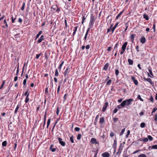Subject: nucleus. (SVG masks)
<instances>
[{
	"instance_id": "aec40b11",
	"label": "nucleus",
	"mask_w": 157,
	"mask_h": 157,
	"mask_svg": "<svg viewBox=\"0 0 157 157\" xmlns=\"http://www.w3.org/2000/svg\"><path fill=\"white\" fill-rule=\"evenodd\" d=\"M104 121V118L103 117H101L100 119L99 123L101 124H103Z\"/></svg>"
},
{
	"instance_id": "423d86ee",
	"label": "nucleus",
	"mask_w": 157,
	"mask_h": 157,
	"mask_svg": "<svg viewBox=\"0 0 157 157\" xmlns=\"http://www.w3.org/2000/svg\"><path fill=\"white\" fill-rule=\"evenodd\" d=\"M131 79L132 81H133L135 85H137L138 84V81L135 78L134 76H132Z\"/></svg>"
},
{
	"instance_id": "a878e982",
	"label": "nucleus",
	"mask_w": 157,
	"mask_h": 157,
	"mask_svg": "<svg viewBox=\"0 0 157 157\" xmlns=\"http://www.w3.org/2000/svg\"><path fill=\"white\" fill-rule=\"evenodd\" d=\"M19 108V105H18L15 109V110L14 112V113L16 114Z\"/></svg>"
},
{
	"instance_id": "a18cd8bd",
	"label": "nucleus",
	"mask_w": 157,
	"mask_h": 157,
	"mask_svg": "<svg viewBox=\"0 0 157 157\" xmlns=\"http://www.w3.org/2000/svg\"><path fill=\"white\" fill-rule=\"evenodd\" d=\"M119 73V71L118 70L116 69L115 71V74L116 76H117Z\"/></svg>"
},
{
	"instance_id": "412c9836",
	"label": "nucleus",
	"mask_w": 157,
	"mask_h": 157,
	"mask_svg": "<svg viewBox=\"0 0 157 157\" xmlns=\"http://www.w3.org/2000/svg\"><path fill=\"white\" fill-rule=\"evenodd\" d=\"M29 93L27 95V96H26V99H25V103H27L28 102V101H29Z\"/></svg>"
},
{
	"instance_id": "ddd939ff",
	"label": "nucleus",
	"mask_w": 157,
	"mask_h": 157,
	"mask_svg": "<svg viewBox=\"0 0 157 157\" xmlns=\"http://www.w3.org/2000/svg\"><path fill=\"white\" fill-rule=\"evenodd\" d=\"M128 44V42H125L123 44L121 48L125 50L126 48V46H127Z\"/></svg>"
},
{
	"instance_id": "9d476101",
	"label": "nucleus",
	"mask_w": 157,
	"mask_h": 157,
	"mask_svg": "<svg viewBox=\"0 0 157 157\" xmlns=\"http://www.w3.org/2000/svg\"><path fill=\"white\" fill-rule=\"evenodd\" d=\"M101 155L103 157H109L110 156V154L108 152H105L103 153Z\"/></svg>"
},
{
	"instance_id": "bf43d9fd",
	"label": "nucleus",
	"mask_w": 157,
	"mask_h": 157,
	"mask_svg": "<svg viewBox=\"0 0 157 157\" xmlns=\"http://www.w3.org/2000/svg\"><path fill=\"white\" fill-rule=\"evenodd\" d=\"M29 92V89H27L26 91L25 92V93L24 94L25 96H27V95L28 94V93Z\"/></svg>"
},
{
	"instance_id": "1a4fd4ad",
	"label": "nucleus",
	"mask_w": 157,
	"mask_h": 157,
	"mask_svg": "<svg viewBox=\"0 0 157 157\" xmlns=\"http://www.w3.org/2000/svg\"><path fill=\"white\" fill-rule=\"evenodd\" d=\"M136 35L135 34H132L131 35L130 38L131 40V41L132 43L134 42V39L135 38V36H136Z\"/></svg>"
},
{
	"instance_id": "4c0bfd02",
	"label": "nucleus",
	"mask_w": 157,
	"mask_h": 157,
	"mask_svg": "<svg viewBox=\"0 0 157 157\" xmlns=\"http://www.w3.org/2000/svg\"><path fill=\"white\" fill-rule=\"evenodd\" d=\"M148 138H145L143 139L142 141L144 142H146L148 141Z\"/></svg>"
},
{
	"instance_id": "49530a36",
	"label": "nucleus",
	"mask_w": 157,
	"mask_h": 157,
	"mask_svg": "<svg viewBox=\"0 0 157 157\" xmlns=\"http://www.w3.org/2000/svg\"><path fill=\"white\" fill-rule=\"evenodd\" d=\"M67 96V94H64V97H63V101H65L66 100Z\"/></svg>"
},
{
	"instance_id": "f3484780",
	"label": "nucleus",
	"mask_w": 157,
	"mask_h": 157,
	"mask_svg": "<svg viewBox=\"0 0 157 157\" xmlns=\"http://www.w3.org/2000/svg\"><path fill=\"white\" fill-rule=\"evenodd\" d=\"M43 32L42 31H40L36 35V37L35 40H36L39 36Z\"/></svg>"
},
{
	"instance_id": "6e6d98bb",
	"label": "nucleus",
	"mask_w": 157,
	"mask_h": 157,
	"mask_svg": "<svg viewBox=\"0 0 157 157\" xmlns=\"http://www.w3.org/2000/svg\"><path fill=\"white\" fill-rule=\"evenodd\" d=\"M26 81H27V79H25L24 80L23 82V84L24 86L26 84Z\"/></svg>"
},
{
	"instance_id": "9b49d317",
	"label": "nucleus",
	"mask_w": 157,
	"mask_h": 157,
	"mask_svg": "<svg viewBox=\"0 0 157 157\" xmlns=\"http://www.w3.org/2000/svg\"><path fill=\"white\" fill-rule=\"evenodd\" d=\"M44 40V36L43 35H42L40 36V39H39L38 40L37 42L38 43H40L42 40Z\"/></svg>"
},
{
	"instance_id": "13d9d810",
	"label": "nucleus",
	"mask_w": 157,
	"mask_h": 157,
	"mask_svg": "<svg viewBox=\"0 0 157 157\" xmlns=\"http://www.w3.org/2000/svg\"><path fill=\"white\" fill-rule=\"evenodd\" d=\"M45 93H47L48 94V87H46L45 88Z\"/></svg>"
},
{
	"instance_id": "39448f33",
	"label": "nucleus",
	"mask_w": 157,
	"mask_h": 157,
	"mask_svg": "<svg viewBox=\"0 0 157 157\" xmlns=\"http://www.w3.org/2000/svg\"><path fill=\"white\" fill-rule=\"evenodd\" d=\"M108 105V102H106L105 103V104L102 108V111L103 112H105V111L106 110Z\"/></svg>"
},
{
	"instance_id": "b1692460",
	"label": "nucleus",
	"mask_w": 157,
	"mask_h": 157,
	"mask_svg": "<svg viewBox=\"0 0 157 157\" xmlns=\"http://www.w3.org/2000/svg\"><path fill=\"white\" fill-rule=\"evenodd\" d=\"M50 121H51V118H49L48 119V121H47V128H48V127L50 124Z\"/></svg>"
},
{
	"instance_id": "774afa93",
	"label": "nucleus",
	"mask_w": 157,
	"mask_h": 157,
	"mask_svg": "<svg viewBox=\"0 0 157 157\" xmlns=\"http://www.w3.org/2000/svg\"><path fill=\"white\" fill-rule=\"evenodd\" d=\"M90 48V46L89 44L87 45L86 46V49H88Z\"/></svg>"
},
{
	"instance_id": "c756f323",
	"label": "nucleus",
	"mask_w": 157,
	"mask_h": 157,
	"mask_svg": "<svg viewBox=\"0 0 157 157\" xmlns=\"http://www.w3.org/2000/svg\"><path fill=\"white\" fill-rule=\"evenodd\" d=\"M125 128H124L121 130V132H120V136H121V135H123V133H124V132L125 131Z\"/></svg>"
},
{
	"instance_id": "a19ab883",
	"label": "nucleus",
	"mask_w": 157,
	"mask_h": 157,
	"mask_svg": "<svg viewBox=\"0 0 157 157\" xmlns=\"http://www.w3.org/2000/svg\"><path fill=\"white\" fill-rule=\"evenodd\" d=\"M151 148L152 149H157V145H152L151 146Z\"/></svg>"
},
{
	"instance_id": "c9c22d12",
	"label": "nucleus",
	"mask_w": 157,
	"mask_h": 157,
	"mask_svg": "<svg viewBox=\"0 0 157 157\" xmlns=\"http://www.w3.org/2000/svg\"><path fill=\"white\" fill-rule=\"evenodd\" d=\"M25 6V2H24L23 3L21 9V10H24Z\"/></svg>"
},
{
	"instance_id": "f704fd0d",
	"label": "nucleus",
	"mask_w": 157,
	"mask_h": 157,
	"mask_svg": "<svg viewBox=\"0 0 157 157\" xmlns=\"http://www.w3.org/2000/svg\"><path fill=\"white\" fill-rule=\"evenodd\" d=\"M81 134H78L77 137V139L78 140H80L81 139Z\"/></svg>"
},
{
	"instance_id": "2f4dec72",
	"label": "nucleus",
	"mask_w": 157,
	"mask_h": 157,
	"mask_svg": "<svg viewBox=\"0 0 157 157\" xmlns=\"http://www.w3.org/2000/svg\"><path fill=\"white\" fill-rule=\"evenodd\" d=\"M148 140L149 139L150 141H152L153 140V137L150 135H148L147 136Z\"/></svg>"
},
{
	"instance_id": "680f3d73",
	"label": "nucleus",
	"mask_w": 157,
	"mask_h": 157,
	"mask_svg": "<svg viewBox=\"0 0 157 157\" xmlns=\"http://www.w3.org/2000/svg\"><path fill=\"white\" fill-rule=\"evenodd\" d=\"M59 108L57 107V110H56V114L57 115H59Z\"/></svg>"
},
{
	"instance_id": "37998d69",
	"label": "nucleus",
	"mask_w": 157,
	"mask_h": 157,
	"mask_svg": "<svg viewBox=\"0 0 157 157\" xmlns=\"http://www.w3.org/2000/svg\"><path fill=\"white\" fill-rule=\"evenodd\" d=\"M41 54H42V53H41L38 54L36 55V59H38L39 57L41 55Z\"/></svg>"
},
{
	"instance_id": "f257e3e1",
	"label": "nucleus",
	"mask_w": 157,
	"mask_h": 157,
	"mask_svg": "<svg viewBox=\"0 0 157 157\" xmlns=\"http://www.w3.org/2000/svg\"><path fill=\"white\" fill-rule=\"evenodd\" d=\"M133 100L132 98H130L125 100L123 101L122 102V105L123 106H127L132 104V102L133 101Z\"/></svg>"
},
{
	"instance_id": "c03bdc74",
	"label": "nucleus",
	"mask_w": 157,
	"mask_h": 157,
	"mask_svg": "<svg viewBox=\"0 0 157 157\" xmlns=\"http://www.w3.org/2000/svg\"><path fill=\"white\" fill-rule=\"evenodd\" d=\"M149 100L152 102L153 103L154 102V98L152 95L151 96Z\"/></svg>"
},
{
	"instance_id": "cd10ccee",
	"label": "nucleus",
	"mask_w": 157,
	"mask_h": 157,
	"mask_svg": "<svg viewBox=\"0 0 157 157\" xmlns=\"http://www.w3.org/2000/svg\"><path fill=\"white\" fill-rule=\"evenodd\" d=\"M59 75V73L57 69H56L55 71V76L56 77H57Z\"/></svg>"
},
{
	"instance_id": "4d7b16f0",
	"label": "nucleus",
	"mask_w": 157,
	"mask_h": 157,
	"mask_svg": "<svg viewBox=\"0 0 157 157\" xmlns=\"http://www.w3.org/2000/svg\"><path fill=\"white\" fill-rule=\"evenodd\" d=\"M85 20H86V18L84 16H83L82 17V24H83L84 21Z\"/></svg>"
},
{
	"instance_id": "e2e57ef3",
	"label": "nucleus",
	"mask_w": 157,
	"mask_h": 157,
	"mask_svg": "<svg viewBox=\"0 0 157 157\" xmlns=\"http://www.w3.org/2000/svg\"><path fill=\"white\" fill-rule=\"evenodd\" d=\"M157 110V108H154L153 110V111L151 113H154Z\"/></svg>"
},
{
	"instance_id": "20e7f679",
	"label": "nucleus",
	"mask_w": 157,
	"mask_h": 157,
	"mask_svg": "<svg viewBox=\"0 0 157 157\" xmlns=\"http://www.w3.org/2000/svg\"><path fill=\"white\" fill-rule=\"evenodd\" d=\"M59 143L63 146H64L65 145L66 143L65 142L62 141V139L59 137L58 138Z\"/></svg>"
},
{
	"instance_id": "0e129e2a",
	"label": "nucleus",
	"mask_w": 157,
	"mask_h": 157,
	"mask_svg": "<svg viewBox=\"0 0 157 157\" xmlns=\"http://www.w3.org/2000/svg\"><path fill=\"white\" fill-rule=\"evenodd\" d=\"M60 87V85H59L58 86V88H57V92L58 94L59 92Z\"/></svg>"
},
{
	"instance_id": "0eeeda50",
	"label": "nucleus",
	"mask_w": 157,
	"mask_h": 157,
	"mask_svg": "<svg viewBox=\"0 0 157 157\" xmlns=\"http://www.w3.org/2000/svg\"><path fill=\"white\" fill-rule=\"evenodd\" d=\"M90 142L93 144H98V143L97 142L96 139L94 138H92L91 139Z\"/></svg>"
},
{
	"instance_id": "dca6fc26",
	"label": "nucleus",
	"mask_w": 157,
	"mask_h": 157,
	"mask_svg": "<svg viewBox=\"0 0 157 157\" xmlns=\"http://www.w3.org/2000/svg\"><path fill=\"white\" fill-rule=\"evenodd\" d=\"M119 24V23L118 22H117L116 23V24L115 25V26H114V27H113L112 29H111V31H112V33H113L115 29H116V28L117 26Z\"/></svg>"
},
{
	"instance_id": "4be33fe9",
	"label": "nucleus",
	"mask_w": 157,
	"mask_h": 157,
	"mask_svg": "<svg viewBox=\"0 0 157 157\" xmlns=\"http://www.w3.org/2000/svg\"><path fill=\"white\" fill-rule=\"evenodd\" d=\"M64 62V61H62L61 63L60 64L59 66L58 67V69L59 70V71H60L61 70V67L62 66V65L63 64Z\"/></svg>"
},
{
	"instance_id": "052dcab7",
	"label": "nucleus",
	"mask_w": 157,
	"mask_h": 157,
	"mask_svg": "<svg viewBox=\"0 0 157 157\" xmlns=\"http://www.w3.org/2000/svg\"><path fill=\"white\" fill-rule=\"evenodd\" d=\"M118 45V43H117L116 44L114 47V49H115L117 48Z\"/></svg>"
},
{
	"instance_id": "bb28decb",
	"label": "nucleus",
	"mask_w": 157,
	"mask_h": 157,
	"mask_svg": "<svg viewBox=\"0 0 157 157\" xmlns=\"http://www.w3.org/2000/svg\"><path fill=\"white\" fill-rule=\"evenodd\" d=\"M2 146L5 147L7 145V141H4L2 142Z\"/></svg>"
},
{
	"instance_id": "79ce46f5",
	"label": "nucleus",
	"mask_w": 157,
	"mask_h": 157,
	"mask_svg": "<svg viewBox=\"0 0 157 157\" xmlns=\"http://www.w3.org/2000/svg\"><path fill=\"white\" fill-rule=\"evenodd\" d=\"M111 81H112L111 79H109V80H108V81L107 82L106 84L107 85H110L111 83Z\"/></svg>"
},
{
	"instance_id": "69168bd1",
	"label": "nucleus",
	"mask_w": 157,
	"mask_h": 157,
	"mask_svg": "<svg viewBox=\"0 0 157 157\" xmlns=\"http://www.w3.org/2000/svg\"><path fill=\"white\" fill-rule=\"evenodd\" d=\"M114 135V133L112 132H111L110 133V136L111 137H113Z\"/></svg>"
},
{
	"instance_id": "5fc2aeb1",
	"label": "nucleus",
	"mask_w": 157,
	"mask_h": 157,
	"mask_svg": "<svg viewBox=\"0 0 157 157\" xmlns=\"http://www.w3.org/2000/svg\"><path fill=\"white\" fill-rule=\"evenodd\" d=\"M121 145H122V144H121L120 146L119 147V148L118 151V152H117V155H118V154L119 153L120 151L121 147Z\"/></svg>"
},
{
	"instance_id": "603ef678",
	"label": "nucleus",
	"mask_w": 157,
	"mask_h": 157,
	"mask_svg": "<svg viewBox=\"0 0 157 157\" xmlns=\"http://www.w3.org/2000/svg\"><path fill=\"white\" fill-rule=\"evenodd\" d=\"M139 46L138 45H136V51L138 52H139L140 51V50H139Z\"/></svg>"
},
{
	"instance_id": "f8f14e48",
	"label": "nucleus",
	"mask_w": 157,
	"mask_h": 157,
	"mask_svg": "<svg viewBox=\"0 0 157 157\" xmlns=\"http://www.w3.org/2000/svg\"><path fill=\"white\" fill-rule=\"evenodd\" d=\"M109 64L108 63H107L104 65L103 69L105 71H107L109 66Z\"/></svg>"
},
{
	"instance_id": "de8ad7c7",
	"label": "nucleus",
	"mask_w": 157,
	"mask_h": 157,
	"mask_svg": "<svg viewBox=\"0 0 157 157\" xmlns=\"http://www.w3.org/2000/svg\"><path fill=\"white\" fill-rule=\"evenodd\" d=\"M125 49H124L121 48V50L120 52V54L121 55H122L124 52L125 51Z\"/></svg>"
},
{
	"instance_id": "7ed1b4c3",
	"label": "nucleus",
	"mask_w": 157,
	"mask_h": 157,
	"mask_svg": "<svg viewBox=\"0 0 157 157\" xmlns=\"http://www.w3.org/2000/svg\"><path fill=\"white\" fill-rule=\"evenodd\" d=\"M148 70L149 73H147L148 76V77L152 78V76H153V75L152 71V69L151 67H148Z\"/></svg>"
},
{
	"instance_id": "4468645a",
	"label": "nucleus",
	"mask_w": 157,
	"mask_h": 157,
	"mask_svg": "<svg viewBox=\"0 0 157 157\" xmlns=\"http://www.w3.org/2000/svg\"><path fill=\"white\" fill-rule=\"evenodd\" d=\"M146 41V39L143 36L140 39V42L142 44H144L145 43Z\"/></svg>"
},
{
	"instance_id": "473e14b6",
	"label": "nucleus",
	"mask_w": 157,
	"mask_h": 157,
	"mask_svg": "<svg viewBox=\"0 0 157 157\" xmlns=\"http://www.w3.org/2000/svg\"><path fill=\"white\" fill-rule=\"evenodd\" d=\"M70 140L72 143H74L73 136L70 137Z\"/></svg>"
},
{
	"instance_id": "3c124183",
	"label": "nucleus",
	"mask_w": 157,
	"mask_h": 157,
	"mask_svg": "<svg viewBox=\"0 0 157 157\" xmlns=\"http://www.w3.org/2000/svg\"><path fill=\"white\" fill-rule=\"evenodd\" d=\"M125 25H126V28H125V30H124L125 32V31H126V30H127V29H128V23H126L125 24Z\"/></svg>"
},
{
	"instance_id": "72a5a7b5",
	"label": "nucleus",
	"mask_w": 157,
	"mask_h": 157,
	"mask_svg": "<svg viewBox=\"0 0 157 157\" xmlns=\"http://www.w3.org/2000/svg\"><path fill=\"white\" fill-rule=\"evenodd\" d=\"M138 157H147V156L145 155L142 154L139 155Z\"/></svg>"
},
{
	"instance_id": "e433bc0d",
	"label": "nucleus",
	"mask_w": 157,
	"mask_h": 157,
	"mask_svg": "<svg viewBox=\"0 0 157 157\" xmlns=\"http://www.w3.org/2000/svg\"><path fill=\"white\" fill-rule=\"evenodd\" d=\"M88 34V33H86L85 36L84 37V40L85 42L86 41V39L87 37V36Z\"/></svg>"
},
{
	"instance_id": "864d4df0",
	"label": "nucleus",
	"mask_w": 157,
	"mask_h": 157,
	"mask_svg": "<svg viewBox=\"0 0 157 157\" xmlns=\"http://www.w3.org/2000/svg\"><path fill=\"white\" fill-rule=\"evenodd\" d=\"M18 73H19V66H18V67L17 69V72L16 74V75L17 76L18 75Z\"/></svg>"
},
{
	"instance_id": "8fccbe9b",
	"label": "nucleus",
	"mask_w": 157,
	"mask_h": 157,
	"mask_svg": "<svg viewBox=\"0 0 157 157\" xmlns=\"http://www.w3.org/2000/svg\"><path fill=\"white\" fill-rule=\"evenodd\" d=\"M118 121V119L117 118L115 117L113 119V121L114 123Z\"/></svg>"
},
{
	"instance_id": "5701e85b",
	"label": "nucleus",
	"mask_w": 157,
	"mask_h": 157,
	"mask_svg": "<svg viewBox=\"0 0 157 157\" xmlns=\"http://www.w3.org/2000/svg\"><path fill=\"white\" fill-rule=\"evenodd\" d=\"M143 17L146 20H148L149 19V18L148 16L146 14H144L143 15Z\"/></svg>"
},
{
	"instance_id": "58836bf2",
	"label": "nucleus",
	"mask_w": 157,
	"mask_h": 157,
	"mask_svg": "<svg viewBox=\"0 0 157 157\" xmlns=\"http://www.w3.org/2000/svg\"><path fill=\"white\" fill-rule=\"evenodd\" d=\"M137 98L139 99H140L141 101H144V100L141 98V96L140 95H139L138 96V97H137Z\"/></svg>"
},
{
	"instance_id": "c85d7f7f",
	"label": "nucleus",
	"mask_w": 157,
	"mask_h": 157,
	"mask_svg": "<svg viewBox=\"0 0 157 157\" xmlns=\"http://www.w3.org/2000/svg\"><path fill=\"white\" fill-rule=\"evenodd\" d=\"M53 146V145H51L50 146V149L52 152H54L55 151H56V149L55 148H52V146Z\"/></svg>"
},
{
	"instance_id": "393cba45",
	"label": "nucleus",
	"mask_w": 157,
	"mask_h": 157,
	"mask_svg": "<svg viewBox=\"0 0 157 157\" xmlns=\"http://www.w3.org/2000/svg\"><path fill=\"white\" fill-rule=\"evenodd\" d=\"M123 12V11H122L119 14L117 15L116 18V19H117L120 16L121 14Z\"/></svg>"
},
{
	"instance_id": "2eb2a0df",
	"label": "nucleus",
	"mask_w": 157,
	"mask_h": 157,
	"mask_svg": "<svg viewBox=\"0 0 157 157\" xmlns=\"http://www.w3.org/2000/svg\"><path fill=\"white\" fill-rule=\"evenodd\" d=\"M117 143V140H116V139H114V143L113 145V148H116Z\"/></svg>"
},
{
	"instance_id": "6ab92c4d",
	"label": "nucleus",
	"mask_w": 157,
	"mask_h": 157,
	"mask_svg": "<svg viewBox=\"0 0 157 157\" xmlns=\"http://www.w3.org/2000/svg\"><path fill=\"white\" fill-rule=\"evenodd\" d=\"M128 62L130 65H132L133 64V61L131 59H128Z\"/></svg>"
},
{
	"instance_id": "ea45409f",
	"label": "nucleus",
	"mask_w": 157,
	"mask_h": 157,
	"mask_svg": "<svg viewBox=\"0 0 157 157\" xmlns=\"http://www.w3.org/2000/svg\"><path fill=\"white\" fill-rule=\"evenodd\" d=\"M124 106H123V105H122V103L119 105H118L117 106V107L119 109H120L122 107H124Z\"/></svg>"
},
{
	"instance_id": "7c9ffc66",
	"label": "nucleus",
	"mask_w": 157,
	"mask_h": 157,
	"mask_svg": "<svg viewBox=\"0 0 157 157\" xmlns=\"http://www.w3.org/2000/svg\"><path fill=\"white\" fill-rule=\"evenodd\" d=\"M145 123H144L143 122L141 123L140 124V126L142 128H144L145 126Z\"/></svg>"
},
{
	"instance_id": "6e6552de",
	"label": "nucleus",
	"mask_w": 157,
	"mask_h": 157,
	"mask_svg": "<svg viewBox=\"0 0 157 157\" xmlns=\"http://www.w3.org/2000/svg\"><path fill=\"white\" fill-rule=\"evenodd\" d=\"M144 79L146 81H147L149 83H150L151 85H153L154 83L152 82L150 78H146L145 77L144 78Z\"/></svg>"
},
{
	"instance_id": "09e8293b",
	"label": "nucleus",
	"mask_w": 157,
	"mask_h": 157,
	"mask_svg": "<svg viewBox=\"0 0 157 157\" xmlns=\"http://www.w3.org/2000/svg\"><path fill=\"white\" fill-rule=\"evenodd\" d=\"M75 131L78 132L80 130V128L79 127H76L75 128Z\"/></svg>"
},
{
	"instance_id": "338daca9",
	"label": "nucleus",
	"mask_w": 157,
	"mask_h": 157,
	"mask_svg": "<svg viewBox=\"0 0 157 157\" xmlns=\"http://www.w3.org/2000/svg\"><path fill=\"white\" fill-rule=\"evenodd\" d=\"M118 111V109L117 108H115L113 111V113H116Z\"/></svg>"
},
{
	"instance_id": "a211bd4d",
	"label": "nucleus",
	"mask_w": 157,
	"mask_h": 157,
	"mask_svg": "<svg viewBox=\"0 0 157 157\" xmlns=\"http://www.w3.org/2000/svg\"><path fill=\"white\" fill-rule=\"evenodd\" d=\"M68 67H67L66 69L64 72V75L65 76H66L67 74H68L69 72V71H68Z\"/></svg>"
},
{
	"instance_id": "f03ea898",
	"label": "nucleus",
	"mask_w": 157,
	"mask_h": 157,
	"mask_svg": "<svg viewBox=\"0 0 157 157\" xmlns=\"http://www.w3.org/2000/svg\"><path fill=\"white\" fill-rule=\"evenodd\" d=\"M95 21V19L93 15L92 14H91L89 24V26L90 28H92L94 24V22Z\"/></svg>"
}]
</instances>
